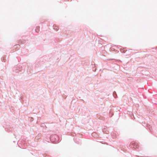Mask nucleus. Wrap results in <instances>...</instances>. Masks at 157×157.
<instances>
[{"instance_id":"nucleus-1","label":"nucleus","mask_w":157,"mask_h":157,"mask_svg":"<svg viewBox=\"0 0 157 157\" xmlns=\"http://www.w3.org/2000/svg\"><path fill=\"white\" fill-rule=\"evenodd\" d=\"M54 29L56 30L57 31L59 29V28L58 27H56V26H53Z\"/></svg>"}]
</instances>
